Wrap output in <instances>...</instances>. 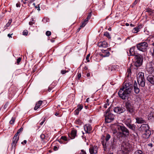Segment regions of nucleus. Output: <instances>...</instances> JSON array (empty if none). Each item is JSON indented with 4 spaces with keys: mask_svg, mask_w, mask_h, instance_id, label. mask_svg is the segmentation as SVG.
Returning a JSON list of instances; mask_svg holds the SVG:
<instances>
[{
    "mask_svg": "<svg viewBox=\"0 0 154 154\" xmlns=\"http://www.w3.org/2000/svg\"><path fill=\"white\" fill-rule=\"evenodd\" d=\"M83 106L82 105H80L78 106V108L77 109L80 111L81 110Z\"/></svg>",
    "mask_w": 154,
    "mask_h": 154,
    "instance_id": "obj_29",
    "label": "nucleus"
},
{
    "mask_svg": "<svg viewBox=\"0 0 154 154\" xmlns=\"http://www.w3.org/2000/svg\"><path fill=\"white\" fill-rule=\"evenodd\" d=\"M17 142V141L12 140V142L11 143L12 149H14V150H15Z\"/></svg>",
    "mask_w": 154,
    "mask_h": 154,
    "instance_id": "obj_21",
    "label": "nucleus"
},
{
    "mask_svg": "<svg viewBox=\"0 0 154 154\" xmlns=\"http://www.w3.org/2000/svg\"><path fill=\"white\" fill-rule=\"evenodd\" d=\"M136 119V122L138 124L143 123L145 122V120L141 118L137 117Z\"/></svg>",
    "mask_w": 154,
    "mask_h": 154,
    "instance_id": "obj_18",
    "label": "nucleus"
},
{
    "mask_svg": "<svg viewBox=\"0 0 154 154\" xmlns=\"http://www.w3.org/2000/svg\"><path fill=\"white\" fill-rule=\"evenodd\" d=\"M124 122L125 125L127 126L131 124L132 121L131 118H125L124 119Z\"/></svg>",
    "mask_w": 154,
    "mask_h": 154,
    "instance_id": "obj_17",
    "label": "nucleus"
},
{
    "mask_svg": "<svg viewBox=\"0 0 154 154\" xmlns=\"http://www.w3.org/2000/svg\"><path fill=\"white\" fill-rule=\"evenodd\" d=\"M28 34V32L27 30H25L23 32V35H27Z\"/></svg>",
    "mask_w": 154,
    "mask_h": 154,
    "instance_id": "obj_32",
    "label": "nucleus"
},
{
    "mask_svg": "<svg viewBox=\"0 0 154 154\" xmlns=\"http://www.w3.org/2000/svg\"><path fill=\"white\" fill-rule=\"evenodd\" d=\"M26 142H27L26 140H25L23 141V142H21V144H23V143H24L25 144L26 143Z\"/></svg>",
    "mask_w": 154,
    "mask_h": 154,
    "instance_id": "obj_52",
    "label": "nucleus"
},
{
    "mask_svg": "<svg viewBox=\"0 0 154 154\" xmlns=\"http://www.w3.org/2000/svg\"><path fill=\"white\" fill-rule=\"evenodd\" d=\"M151 11H152V9H150V8H147L146 9V12H151Z\"/></svg>",
    "mask_w": 154,
    "mask_h": 154,
    "instance_id": "obj_44",
    "label": "nucleus"
},
{
    "mask_svg": "<svg viewBox=\"0 0 154 154\" xmlns=\"http://www.w3.org/2000/svg\"><path fill=\"white\" fill-rule=\"evenodd\" d=\"M19 133H18V132H17L15 135L14 136V137H18V134Z\"/></svg>",
    "mask_w": 154,
    "mask_h": 154,
    "instance_id": "obj_50",
    "label": "nucleus"
},
{
    "mask_svg": "<svg viewBox=\"0 0 154 154\" xmlns=\"http://www.w3.org/2000/svg\"><path fill=\"white\" fill-rule=\"evenodd\" d=\"M90 54H88L87 55V56L86 58V60H87V61L88 62H89L90 61L89 60V57H90Z\"/></svg>",
    "mask_w": 154,
    "mask_h": 154,
    "instance_id": "obj_34",
    "label": "nucleus"
},
{
    "mask_svg": "<svg viewBox=\"0 0 154 154\" xmlns=\"http://www.w3.org/2000/svg\"><path fill=\"white\" fill-rule=\"evenodd\" d=\"M13 34H8V36L9 37V38H11V37H12L11 36V35H12Z\"/></svg>",
    "mask_w": 154,
    "mask_h": 154,
    "instance_id": "obj_59",
    "label": "nucleus"
},
{
    "mask_svg": "<svg viewBox=\"0 0 154 154\" xmlns=\"http://www.w3.org/2000/svg\"><path fill=\"white\" fill-rule=\"evenodd\" d=\"M133 85L128 82H124L122 88L118 92L119 96L122 100L128 99L132 89Z\"/></svg>",
    "mask_w": 154,
    "mask_h": 154,
    "instance_id": "obj_1",
    "label": "nucleus"
},
{
    "mask_svg": "<svg viewBox=\"0 0 154 154\" xmlns=\"http://www.w3.org/2000/svg\"><path fill=\"white\" fill-rule=\"evenodd\" d=\"M127 72L129 74L131 73V69H127Z\"/></svg>",
    "mask_w": 154,
    "mask_h": 154,
    "instance_id": "obj_56",
    "label": "nucleus"
},
{
    "mask_svg": "<svg viewBox=\"0 0 154 154\" xmlns=\"http://www.w3.org/2000/svg\"><path fill=\"white\" fill-rule=\"evenodd\" d=\"M90 73H88L87 74V77H89V76H90Z\"/></svg>",
    "mask_w": 154,
    "mask_h": 154,
    "instance_id": "obj_64",
    "label": "nucleus"
},
{
    "mask_svg": "<svg viewBox=\"0 0 154 154\" xmlns=\"http://www.w3.org/2000/svg\"><path fill=\"white\" fill-rule=\"evenodd\" d=\"M23 128H21L18 130L17 132H18V133H19L21 131H23Z\"/></svg>",
    "mask_w": 154,
    "mask_h": 154,
    "instance_id": "obj_43",
    "label": "nucleus"
},
{
    "mask_svg": "<svg viewBox=\"0 0 154 154\" xmlns=\"http://www.w3.org/2000/svg\"><path fill=\"white\" fill-rule=\"evenodd\" d=\"M46 35L48 36H50L51 35V32L50 31H48L46 32Z\"/></svg>",
    "mask_w": 154,
    "mask_h": 154,
    "instance_id": "obj_33",
    "label": "nucleus"
},
{
    "mask_svg": "<svg viewBox=\"0 0 154 154\" xmlns=\"http://www.w3.org/2000/svg\"><path fill=\"white\" fill-rule=\"evenodd\" d=\"M139 86V85H138L136 82L135 81L133 85L134 90V92L137 94H138L140 92V90L138 87Z\"/></svg>",
    "mask_w": 154,
    "mask_h": 154,
    "instance_id": "obj_11",
    "label": "nucleus"
},
{
    "mask_svg": "<svg viewBox=\"0 0 154 154\" xmlns=\"http://www.w3.org/2000/svg\"><path fill=\"white\" fill-rule=\"evenodd\" d=\"M139 76L137 77V82L139 85L142 87L145 86V80L144 77V73L140 72L138 74Z\"/></svg>",
    "mask_w": 154,
    "mask_h": 154,
    "instance_id": "obj_7",
    "label": "nucleus"
},
{
    "mask_svg": "<svg viewBox=\"0 0 154 154\" xmlns=\"http://www.w3.org/2000/svg\"><path fill=\"white\" fill-rule=\"evenodd\" d=\"M101 144L103 146V148L104 151H106V142H105L104 140L102 141Z\"/></svg>",
    "mask_w": 154,
    "mask_h": 154,
    "instance_id": "obj_22",
    "label": "nucleus"
},
{
    "mask_svg": "<svg viewBox=\"0 0 154 154\" xmlns=\"http://www.w3.org/2000/svg\"><path fill=\"white\" fill-rule=\"evenodd\" d=\"M127 126L133 131L135 130L136 125L134 124H131Z\"/></svg>",
    "mask_w": 154,
    "mask_h": 154,
    "instance_id": "obj_20",
    "label": "nucleus"
},
{
    "mask_svg": "<svg viewBox=\"0 0 154 154\" xmlns=\"http://www.w3.org/2000/svg\"><path fill=\"white\" fill-rule=\"evenodd\" d=\"M135 47L134 46L130 49L129 52H127L128 55L129 56H134L135 60L134 63V64L135 66L136 67L140 66L142 64V63L143 61V57L140 54H136L134 51V48Z\"/></svg>",
    "mask_w": 154,
    "mask_h": 154,
    "instance_id": "obj_2",
    "label": "nucleus"
},
{
    "mask_svg": "<svg viewBox=\"0 0 154 154\" xmlns=\"http://www.w3.org/2000/svg\"><path fill=\"white\" fill-rule=\"evenodd\" d=\"M20 3H18L16 4V6L17 7H20Z\"/></svg>",
    "mask_w": 154,
    "mask_h": 154,
    "instance_id": "obj_48",
    "label": "nucleus"
},
{
    "mask_svg": "<svg viewBox=\"0 0 154 154\" xmlns=\"http://www.w3.org/2000/svg\"><path fill=\"white\" fill-rule=\"evenodd\" d=\"M80 154H86V153L85 151L82 149L81 150Z\"/></svg>",
    "mask_w": 154,
    "mask_h": 154,
    "instance_id": "obj_40",
    "label": "nucleus"
},
{
    "mask_svg": "<svg viewBox=\"0 0 154 154\" xmlns=\"http://www.w3.org/2000/svg\"><path fill=\"white\" fill-rule=\"evenodd\" d=\"M139 28L138 27L134 28L132 30V32L134 33H137L139 31Z\"/></svg>",
    "mask_w": 154,
    "mask_h": 154,
    "instance_id": "obj_26",
    "label": "nucleus"
},
{
    "mask_svg": "<svg viewBox=\"0 0 154 154\" xmlns=\"http://www.w3.org/2000/svg\"><path fill=\"white\" fill-rule=\"evenodd\" d=\"M113 110L116 113L121 114L124 112H125V109L122 106H117L114 108Z\"/></svg>",
    "mask_w": 154,
    "mask_h": 154,
    "instance_id": "obj_9",
    "label": "nucleus"
},
{
    "mask_svg": "<svg viewBox=\"0 0 154 154\" xmlns=\"http://www.w3.org/2000/svg\"><path fill=\"white\" fill-rule=\"evenodd\" d=\"M68 72V71H66V70H62L61 71V73L63 74L64 75L65 74L66 72Z\"/></svg>",
    "mask_w": 154,
    "mask_h": 154,
    "instance_id": "obj_35",
    "label": "nucleus"
},
{
    "mask_svg": "<svg viewBox=\"0 0 154 154\" xmlns=\"http://www.w3.org/2000/svg\"><path fill=\"white\" fill-rule=\"evenodd\" d=\"M58 149V147L56 146H55L54 147V149L56 151V150H57Z\"/></svg>",
    "mask_w": 154,
    "mask_h": 154,
    "instance_id": "obj_53",
    "label": "nucleus"
},
{
    "mask_svg": "<svg viewBox=\"0 0 154 154\" xmlns=\"http://www.w3.org/2000/svg\"><path fill=\"white\" fill-rule=\"evenodd\" d=\"M103 54H101V56L103 57H108L109 55V52L106 50H102Z\"/></svg>",
    "mask_w": 154,
    "mask_h": 154,
    "instance_id": "obj_16",
    "label": "nucleus"
},
{
    "mask_svg": "<svg viewBox=\"0 0 154 154\" xmlns=\"http://www.w3.org/2000/svg\"><path fill=\"white\" fill-rule=\"evenodd\" d=\"M84 127L85 131L87 133H89L92 129L91 127L89 124L85 125Z\"/></svg>",
    "mask_w": 154,
    "mask_h": 154,
    "instance_id": "obj_13",
    "label": "nucleus"
},
{
    "mask_svg": "<svg viewBox=\"0 0 154 154\" xmlns=\"http://www.w3.org/2000/svg\"><path fill=\"white\" fill-rule=\"evenodd\" d=\"M19 140V137H14L13 139V141H18Z\"/></svg>",
    "mask_w": 154,
    "mask_h": 154,
    "instance_id": "obj_38",
    "label": "nucleus"
},
{
    "mask_svg": "<svg viewBox=\"0 0 154 154\" xmlns=\"http://www.w3.org/2000/svg\"><path fill=\"white\" fill-rule=\"evenodd\" d=\"M152 118H154V112H151L148 116V119H151Z\"/></svg>",
    "mask_w": 154,
    "mask_h": 154,
    "instance_id": "obj_24",
    "label": "nucleus"
},
{
    "mask_svg": "<svg viewBox=\"0 0 154 154\" xmlns=\"http://www.w3.org/2000/svg\"><path fill=\"white\" fill-rule=\"evenodd\" d=\"M34 23V22L32 21H30L29 22V24L30 25H32Z\"/></svg>",
    "mask_w": 154,
    "mask_h": 154,
    "instance_id": "obj_51",
    "label": "nucleus"
},
{
    "mask_svg": "<svg viewBox=\"0 0 154 154\" xmlns=\"http://www.w3.org/2000/svg\"><path fill=\"white\" fill-rule=\"evenodd\" d=\"M11 22H12V20H9L8 22L6 24V26H7V27L9 26L10 25Z\"/></svg>",
    "mask_w": 154,
    "mask_h": 154,
    "instance_id": "obj_37",
    "label": "nucleus"
},
{
    "mask_svg": "<svg viewBox=\"0 0 154 154\" xmlns=\"http://www.w3.org/2000/svg\"><path fill=\"white\" fill-rule=\"evenodd\" d=\"M125 107L126 109V111L124 113V116L130 117L129 114H131L132 116L134 115L135 112V108L133 104H132V102L129 100H128L125 103Z\"/></svg>",
    "mask_w": 154,
    "mask_h": 154,
    "instance_id": "obj_3",
    "label": "nucleus"
},
{
    "mask_svg": "<svg viewBox=\"0 0 154 154\" xmlns=\"http://www.w3.org/2000/svg\"><path fill=\"white\" fill-rule=\"evenodd\" d=\"M81 77V73H79L78 75V79H79Z\"/></svg>",
    "mask_w": 154,
    "mask_h": 154,
    "instance_id": "obj_45",
    "label": "nucleus"
},
{
    "mask_svg": "<svg viewBox=\"0 0 154 154\" xmlns=\"http://www.w3.org/2000/svg\"><path fill=\"white\" fill-rule=\"evenodd\" d=\"M104 35L108 38H111L109 33L108 32H105L104 34Z\"/></svg>",
    "mask_w": 154,
    "mask_h": 154,
    "instance_id": "obj_27",
    "label": "nucleus"
},
{
    "mask_svg": "<svg viewBox=\"0 0 154 154\" xmlns=\"http://www.w3.org/2000/svg\"><path fill=\"white\" fill-rule=\"evenodd\" d=\"M45 137V136L44 134H42L40 135V137L42 139H44Z\"/></svg>",
    "mask_w": 154,
    "mask_h": 154,
    "instance_id": "obj_42",
    "label": "nucleus"
},
{
    "mask_svg": "<svg viewBox=\"0 0 154 154\" xmlns=\"http://www.w3.org/2000/svg\"><path fill=\"white\" fill-rule=\"evenodd\" d=\"M83 23H84V24L85 25V26L86 24H87V23L88 22L85 21H84L83 22Z\"/></svg>",
    "mask_w": 154,
    "mask_h": 154,
    "instance_id": "obj_61",
    "label": "nucleus"
},
{
    "mask_svg": "<svg viewBox=\"0 0 154 154\" xmlns=\"http://www.w3.org/2000/svg\"><path fill=\"white\" fill-rule=\"evenodd\" d=\"M138 0H135L133 3L132 5V7H133L137 3Z\"/></svg>",
    "mask_w": 154,
    "mask_h": 154,
    "instance_id": "obj_39",
    "label": "nucleus"
},
{
    "mask_svg": "<svg viewBox=\"0 0 154 154\" xmlns=\"http://www.w3.org/2000/svg\"><path fill=\"white\" fill-rule=\"evenodd\" d=\"M79 111L76 109L74 112V114L75 115H78L79 113Z\"/></svg>",
    "mask_w": 154,
    "mask_h": 154,
    "instance_id": "obj_36",
    "label": "nucleus"
},
{
    "mask_svg": "<svg viewBox=\"0 0 154 154\" xmlns=\"http://www.w3.org/2000/svg\"><path fill=\"white\" fill-rule=\"evenodd\" d=\"M104 116H105V121L106 123H109L114 119V115L108 112V111L104 115Z\"/></svg>",
    "mask_w": 154,
    "mask_h": 154,
    "instance_id": "obj_8",
    "label": "nucleus"
},
{
    "mask_svg": "<svg viewBox=\"0 0 154 154\" xmlns=\"http://www.w3.org/2000/svg\"><path fill=\"white\" fill-rule=\"evenodd\" d=\"M152 55L153 58H154V50H153V52L152 53Z\"/></svg>",
    "mask_w": 154,
    "mask_h": 154,
    "instance_id": "obj_62",
    "label": "nucleus"
},
{
    "mask_svg": "<svg viewBox=\"0 0 154 154\" xmlns=\"http://www.w3.org/2000/svg\"><path fill=\"white\" fill-rule=\"evenodd\" d=\"M148 46V43L146 42H144L137 44V48L139 50L145 52L147 51Z\"/></svg>",
    "mask_w": 154,
    "mask_h": 154,
    "instance_id": "obj_6",
    "label": "nucleus"
},
{
    "mask_svg": "<svg viewBox=\"0 0 154 154\" xmlns=\"http://www.w3.org/2000/svg\"><path fill=\"white\" fill-rule=\"evenodd\" d=\"M98 147L97 146H91L89 149L90 154H96L97 152Z\"/></svg>",
    "mask_w": 154,
    "mask_h": 154,
    "instance_id": "obj_10",
    "label": "nucleus"
},
{
    "mask_svg": "<svg viewBox=\"0 0 154 154\" xmlns=\"http://www.w3.org/2000/svg\"><path fill=\"white\" fill-rule=\"evenodd\" d=\"M43 101L42 100H39L36 104L34 108L35 110H36L37 109L39 108L41 105L42 104Z\"/></svg>",
    "mask_w": 154,
    "mask_h": 154,
    "instance_id": "obj_19",
    "label": "nucleus"
},
{
    "mask_svg": "<svg viewBox=\"0 0 154 154\" xmlns=\"http://www.w3.org/2000/svg\"><path fill=\"white\" fill-rule=\"evenodd\" d=\"M83 23H84V24L85 25V26L86 24H87V23L88 22L85 21H84L83 22Z\"/></svg>",
    "mask_w": 154,
    "mask_h": 154,
    "instance_id": "obj_60",
    "label": "nucleus"
},
{
    "mask_svg": "<svg viewBox=\"0 0 154 154\" xmlns=\"http://www.w3.org/2000/svg\"><path fill=\"white\" fill-rule=\"evenodd\" d=\"M60 139L63 141H66L67 140V138L66 136H62L61 137Z\"/></svg>",
    "mask_w": 154,
    "mask_h": 154,
    "instance_id": "obj_31",
    "label": "nucleus"
},
{
    "mask_svg": "<svg viewBox=\"0 0 154 154\" xmlns=\"http://www.w3.org/2000/svg\"><path fill=\"white\" fill-rule=\"evenodd\" d=\"M98 45L99 47L105 48L107 47L108 44L105 41L100 42L98 43Z\"/></svg>",
    "mask_w": 154,
    "mask_h": 154,
    "instance_id": "obj_15",
    "label": "nucleus"
},
{
    "mask_svg": "<svg viewBox=\"0 0 154 154\" xmlns=\"http://www.w3.org/2000/svg\"><path fill=\"white\" fill-rule=\"evenodd\" d=\"M91 15H92L91 13L90 12L89 13V14L87 16V17H88V18H89L90 19L91 16Z\"/></svg>",
    "mask_w": 154,
    "mask_h": 154,
    "instance_id": "obj_46",
    "label": "nucleus"
},
{
    "mask_svg": "<svg viewBox=\"0 0 154 154\" xmlns=\"http://www.w3.org/2000/svg\"><path fill=\"white\" fill-rule=\"evenodd\" d=\"M134 154H144V153L141 150H137L134 152Z\"/></svg>",
    "mask_w": 154,
    "mask_h": 154,
    "instance_id": "obj_25",
    "label": "nucleus"
},
{
    "mask_svg": "<svg viewBox=\"0 0 154 154\" xmlns=\"http://www.w3.org/2000/svg\"><path fill=\"white\" fill-rule=\"evenodd\" d=\"M52 89V87L51 86H50L48 88V90L49 92H50Z\"/></svg>",
    "mask_w": 154,
    "mask_h": 154,
    "instance_id": "obj_47",
    "label": "nucleus"
},
{
    "mask_svg": "<svg viewBox=\"0 0 154 154\" xmlns=\"http://www.w3.org/2000/svg\"><path fill=\"white\" fill-rule=\"evenodd\" d=\"M147 80L152 85H154V76L152 75H149L146 78Z\"/></svg>",
    "mask_w": 154,
    "mask_h": 154,
    "instance_id": "obj_12",
    "label": "nucleus"
},
{
    "mask_svg": "<svg viewBox=\"0 0 154 154\" xmlns=\"http://www.w3.org/2000/svg\"><path fill=\"white\" fill-rule=\"evenodd\" d=\"M35 8H37L38 10V11H40V7H39V5H38V7L37 6H35Z\"/></svg>",
    "mask_w": 154,
    "mask_h": 154,
    "instance_id": "obj_49",
    "label": "nucleus"
},
{
    "mask_svg": "<svg viewBox=\"0 0 154 154\" xmlns=\"http://www.w3.org/2000/svg\"><path fill=\"white\" fill-rule=\"evenodd\" d=\"M110 137H111V136L109 134H106V137L105 138V140H106V141H108L109 140V139L110 138Z\"/></svg>",
    "mask_w": 154,
    "mask_h": 154,
    "instance_id": "obj_28",
    "label": "nucleus"
},
{
    "mask_svg": "<svg viewBox=\"0 0 154 154\" xmlns=\"http://www.w3.org/2000/svg\"><path fill=\"white\" fill-rule=\"evenodd\" d=\"M21 60V58L20 57H19L18 58L17 60V64H19Z\"/></svg>",
    "mask_w": 154,
    "mask_h": 154,
    "instance_id": "obj_41",
    "label": "nucleus"
},
{
    "mask_svg": "<svg viewBox=\"0 0 154 154\" xmlns=\"http://www.w3.org/2000/svg\"><path fill=\"white\" fill-rule=\"evenodd\" d=\"M76 133L77 131L76 130H72L71 134L69 135V136L71 139H73L76 136Z\"/></svg>",
    "mask_w": 154,
    "mask_h": 154,
    "instance_id": "obj_14",
    "label": "nucleus"
},
{
    "mask_svg": "<svg viewBox=\"0 0 154 154\" xmlns=\"http://www.w3.org/2000/svg\"><path fill=\"white\" fill-rule=\"evenodd\" d=\"M44 121H43L40 124V125H42L44 123Z\"/></svg>",
    "mask_w": 154,
    "mask_h": 154,
    "instance_id": "obj_63",
    "label": "nucleus"
},
{
    "mask_svg": "<svg viewBox=\"0 0 154 154\" xmlns=\"http://www.w3.org/2000/svg\"><path fill=\"white\" fill-rule=\"evenodd\" d=\"M149 129L148 125L146 124H142L139 128V131L141 132L143 138L147 139L150 136L151 132Z\"/></svg>",
    "mask_w": 154,
    "mask_h": 154,
    "instance_id": "obj_4",
    "label": "nucleus"
},
{
    "mask_svg": "<svg viewBox=\"0 0 154 154\" xmlns=\"http://www.w3.org/2000/svg\"><path fill=\"white\" fill-rule=\"evenodd\" d=\"M148 146L152 147L153 146L152 144L151 143H149L148 144Z\"/></svg>",
    "mask_w": 154,
    "mask_h": 154,
    "instance_id": "obj_58",
    "label": "nucleus"
},
{
    "mask_svg": "<svg viewBox=\"0 0 154 154\" xmlns=\"http://www.w3.org/2000/svg\"><path fill=\"white\" fill-rule=\"evenodd\" d=\"M80 26H81V27H82V28H83V27H84L85 26V25L84 24V23H83V22L82 23V24L80 25Z\"/></svg>",
    "mask_w": 154,
    "mask_h": 154,
    "instance_id": "obj_54",
    "label": "nucleus"
},
{
    "mask_svg": "<svg viewBox=\"0 0 154 154\" xmlns=\"http://www.w3.org/2000/svg\"><path fill=\"white\" fill-rule=\"evenodd\" d=\"M146 70L149 73H152L153 71V69L152 67L146 68Z\"/></svg>",
    "mask_w": 154,
    "mask_h": 154,
    "instance_id": "obj_23",
    "label": "nucleus"
},
{
    "mask_svg": "<svg viewBox=\"0 0 154 154\" xmlns=\"http://www.w3.org/2000/svg\"><path fill=\"white\" fill-rule=\"evenodd\" d=\"M15 121V118H12L11 120L10 121V123L11 124H13L14 123V122Z\"/></svg>",
    "mask_w": 154,
    "mask_h": 154,
    "instance_id": "obj_30",
    "label": "nucleus"
},
{
    "mask_svg": "<svg viewBox=\"0 0 154 154\" xmlns=\"http://www.w3.org/2000/svg\"><path fill=\"white\" fill-rule=\"evenodd\" d=\"M61 139L60 138L59 140H58V141L60 143H63V141L61 140Z\"/></svg>",
    "mask_w": 154,
    "mask_h": 154,
    "instance_id": "obj_55",
    "label": "nucleus"
},
{
    "mask_svg": "<svg viewBox=\"0 0 154 154\" xmlns=\"http://www.w3.org/2000/svg\"><path fill=\"white\" fill-rule=\"evenodd\" d=\"M115 128L122 135L127 136L129 135V131L124 126L117 125L115 126Z\"/></svg>",
    "mask_w": 154,
    "mask_h": 154,
    "instance_id": "obj_5",
    "label": "nucleus"
},
{
    "mask_svg": "<svg viewBox=\"0 0 154 154\" xmlns=\"http://www.w3.org/2000/svg\"><path fill=\"white\" fill-rule=\"evenodd\" d=\"M82 28V27H81V26H80V27L77 29V32H79Z\"/></svg>",
    "mask_w": 154,
    "mask_h": 154,
    "instance_id": "obj_57",
    "label": "nucleus"
}]
</instances>
